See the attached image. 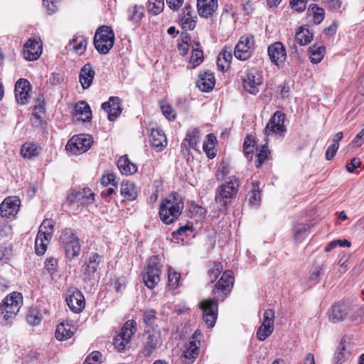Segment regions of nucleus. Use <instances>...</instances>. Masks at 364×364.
<instances>
[{"label":"nucleus","instance_id":"nucleus-30","mask_svg":"<svg viewBox=\"0 0 364 364\" xmlns=\"http://www.w3.org/2000/svg\"><path fill=\"white\" fill-rule=\"evenodd\" d=\"M73 327L68 322H61L55 329V336L57 340L63 341L70 338L74 334Z\"/></svg>","mask_w":364,"mask_h":364},{"label":"nucleus","instance_id":"nucleus-15","mask_svg":"<svg viewBox=\"0 0 364 364\" xmlns=\"http://www.w3.org/2000/svg\"><path fill=\"white\" fill-rule=\"evenodd\" d=\"M161 270L155 262L149 263L143 273V280L149 289H153L160 281Z\"/></svg>","mask_w":364,"mask_h":364},{"label":"nucleus","instance_id":"nucleus-43","mask_svg":"<svg viewBox=\"0 0 364 364\" xmlns=\"http://www.w3.org/2000/svg\"><path fill=\"white\" fill-rule=\"evenodd\" d=\"M26 320L31 326L39 325L42 320L40 311L36 308H31L28 309L26 316Z\"/></svg>","mask_w":364,"mask_h":364},{"label":"nucleus","instance_id":"nucleus-23","mask_svg":"<svg viewBox=\"0 0 364 364\" xmlns=\"http://www.w3.org/2000/svg\"><path fill=\"white\" fill-rule=\"evenodd\" d=\"M51 237V232L38 230L35 241V250L36 255L41 256L45 254Z\"/></svg>","mask_w":364,"mask_h":364},{"label":"nucleus","instance_id":"nucleus-61","mask_svg":"<svg viewBox=\"0 0 364 364\" xmlns=\"http://www.w3.org/2000/svg\"><path fill=\"white\" fill-rule=\"evenodd\" d=\"M274 311L272 309H267L263 315V321L262 323L267 326L274 327Z\"/></svg>","mask_w":364,"mask_h":364},{"label":"nucleus","instance_id":"nucleus-1","mask_svg":"<svg viewBox=\"0 0 364 364\" xmlns=\"http://www.w3.org/2000/svg\"><path fill=\"white\" fill-rule=\"evenodd\" d=\"M233 284L232 272L225 271L212 290L214 298L205 299L200 303V308L203 311V319L208 327L214 326L218 316V301L225 300L231 292Z\"/></svg>","mask_w":364,"mask_h":364},{"label":"nucleus","instance_id":"nucleus-50","mask_svg":"<svg viewBox=\"0 0 364 364\" xmlns=\"http://www.w3.org/2000/svg\"><path fill=\"white\" fill-rule=\"evenodd\" d=\"M181 278V274L171 269L168 270V287L169 289L174 290L178 286V282Z\"/></svg>","mask_w":364,"mask_h":364},{"label":"nucleus","instance_id":"nucleus-38","mask_svg":"<svg viewBox=\"0 0 364 364\" xmlns=\"http://www.w3.org/2000/svg\"><path fill=\"white\" fill-rule=\"evenodd\" d=\"M307 14L313 17L314 22L316 24H320L325 17L324 9L316 4H311L309 6Z\"/></svg>","mask_w":364,"mask_h":364},{"label":"nucleus","instance_id":"nucleus-56","mask_svg":"<svg viewBox=\"0 0 364 364\" xmlns=\"http://www.w3.org/2000/svg\"><path fill=\"white\" fill-rule=\"evenodd\" d=\"M218 58H220L224 61V63L227 64L228 67H230V64L232 58L231 47L225 46L219 53Z\"/></svg>","mask_w":364,"mask_h":364},{"label":"nucleus","instance_id":"nucleus-7","mask_svg":"<svg viewBox=\"0 0 364 364\" xmlns=\"http://www.w3.org/2000/svg\"><path fill=\"white\" fill-rule=\"evenodd\" d=\"M255 37L250 34L242 36L234 49V55L240 60L249 59L254 50Z\"/></svg>","mask_w":364,"mask_h":364},{"label":"nucleus","instance_id":"nucleus-35","mask_svg":"<svg viewBox=\"0 0 364 364\" xmlns=\"http://www.w3.org/2000/svg\"><path fill=\"white\" fill-rule=\"evenodd\" d=\"M325 51L326 48L323 45L314 44L310 46L308 50L310 61L314 64L320 63L325 55Z\"/></svg>","mask_w":364,"mask_h":364},{"label":"nucleus","instance_id":"nucleus-29","mask_svg":"<svg viewBox=\"0 0 364 364\" xmlns=\"http://www.w3.org/2000/svg\"><path fill=\"white\" fill-rule=\"evenodd\" d=\"M46 112V102L42 97H38L33 110V119L32 124L35 127L41 125L43 122V115Z\"/></svg>","mask_w":364,"mask_h":364},{"label":"nucleus","instance_id":"nucleus-40","mask_svg":"<svg viewBox=\"0 0 364 364\" xmlns=\"http://www.w3.org/2000/svg\"><path fill=\"white\" fill-rule=\"evenodd\" d=\"M136 322L134 320H129L125 322L117 336H121L126 339L131 341L133 335L136 331Z\"/></svg>","mask_w":364,"mask_h":364},{"label":"nucleus","instance_id":"nucleus-11","mask_svg":"<svg viewBox=\"0 0 364 364\" xmlns=\"http://www.w3.org/2000/svg\"><path fill=\"white\" fill-rule=\"evenodd\" d=\"M31 85L29 81L24 78L18 79L15 84V97L18 104H27L31 98Z\"/></svg>","mask_w":364,"mask_h":364},{"label":"nucleus","instance_id":"nucleus-51","mask_svg":"<svg viewBox=\"0 0 364 364\" xmlns=\"http://www.w3.org/2000/svg\"><path fill=\"white\" fill-rule=\"evenodd\" d=\"M274 327L267 326L262 323L257 331V338L260 341H264L273 332Z\"/></svg>","mask_w":364,"mask_h":364},{"label":"nucleus","instance_id":"nucleus-18","mask_svg":"<svg viewBox=\"0 0 364 364\" xmlns=\"http://www.w3.org/2000/svg\"><path fill=\"white\" fill-rule=\"evenodd\" d=\"M285 114L280 111H277L267 123L265 132L267 134H282L285 132L284 125Z\"/></svg>","mask_w":364,"mask_h":364},{"label":"nucleus","instance_id":"nucleus-5","mask_svg":"<svg viewBox=\"0 0 364 364\" xmlns=\"http://www.w3.org/2000/svg\"><path fill=\"white\" fill-rule=\"evenodd\" d=\"M93 43L99 53L107 54L114 43V33L112 28L107 26H100L95 33Z\"/></svg>","mask_w":364,"mask_h":364},{"label":"nucleus","instance_id":"nucleus-59","mask_svg":"<svg viewBox=\"0 0 364 364\" xmlns=\"http://www.w3.org/2000/svg\"><path fill=\"white\" fill-rule=\"evenodd\" d=\"M130 341L122 337L121 336H117L113 341V345L119 352H122L125 350V348Z\"/></svg>","mask_w":364,"mask_h":364},{"label":"nucleus","instance_id":"nucleus-45","mask_svg":"<svg viewBox=\"0 0 364 364\" xmlns=\"http://www.w3.org/2000/svg\"><path fill=\"white\" fill-rule=\"evenodd\" d=\"M206 138L207 140L203 144V151L208 158L213 159L215 156V154L213 151L211 152V151L214 148V141L216 140V138L213 134H208Z\"/></svg>","mask_w":364,"mask_h":364},{"label":"nucleus","instance_id":"nucleus-33","mask_svg":"<svg viewBox=\"0 0 364 364\" xmlns=\"http://www.w3.org/2000/svg\"><path fill=\"white\" fill-rule=\"evenodd\" d=\"M117 167L122 173L134 174L137 171V166L129 161L127 155L121 156L117 161Z\"/></svg>","mask_w":364,"mask_h":364},{"label":"nucleus","instance_id":"nucleus-27","mask_svg":"<svg viewBox=\"0 0 364 364\" xmlns=\"http://www.w3.org/2000/svg\"><path fill=\"white\" fill-rule=\"evenodd\" d=\"M95 75V72L92 65L90 63H87L82 66L80 69L79 80L84 89H87L90 87Z\"/></svg>","mask_w":364,"mask_h":364},{"label":"nucleus","instance_id":"nucleus-34","mask_svg":"<svg viewBox=\"0 0 364 364\" xmlns=\"http://www.w3.org/2000/svg\"><path fill=\"white\" fill-rule=\"evenodd\" d=\"M144 8L142 6L134 5L127 11V20L133 25L137 24L143 18Z\"/></svg>","mask_w":364,"mask_h":364},{"label":"nucleus","instance_id":"nucleus-20","mask_svg":"<svg viewBox=\"0 0 364 364\" xmlns=\"http://www.w3.org/2000/svg\"><path fill=\"white\" fill-rule=\"evenodd\" d=\"M350 311L348 304L338 303L331 306L328 311L329 320L333 323H338L343 321Z\"/></svg>","mask_w":364,"mask_h":364},{"label":"nucleus","instance_id":"nucleus-12","mask_svg":"<svg viewBox=\"0 0 364 364\" xmlns=\"http://www.w3.org/2000/svg\"><path fill=\"white\" fill-rule=\"evenodd\" d=\"M102 108L108 113V119L113 122L122 112V101L119 97H110L108 102L102 104Z\"/></svg>","mask_w":364,"mask_h":364},{"label":"nucleus","instance_id":"nucleus-49","mask_svg":"<svg viewBox=\"0 0 364 364\" xmlns=\"http://www.w3.org/2000/svg\"><path fill=\"white\" fill-rule=\"evenodd\" d=\"M223 268V264L220 262L215 261L213 262L212 267L208 269V276L211 283L216 280L220 274Z\"/></svg>","mask_w":364,"mask_h":364},{"label":"nucleus","instance_id":"nucleus-44","mask_svg":"<svg viewBox=\"0 0 364 364\" xmlns=\"http://www.w3.org/2000/svg\"><path fill=\"white\" fill-rule=\"evenodd\" d=\"M199 136L200 131L198 129L195 128L192 130L188 131L183 141L187 142L188 146H191L192 149H196L199 142Z\"/></svg>","mask_w":364,"mask_h":364},{"label":"nucleus","instance_id":"nucleus-60","mask_svg":"<svg viewBox=\"0 0 364 364\" xmlns=\"http://www.w3.org/2000/svg\"><path fill=\"white\" fill-rule=\"evenodd\" d=\"M296 41L294 40H290L288 42L289 56L295 59L296 60H299L301 58L300 52L298 50L296 46Z\"/></svg>","mask_w":364,"mask_h":364},{"label":"nucleus","instance_id":"nucleus-16","mask_svg":"<svg viewBox=\"0 0 364 364\" xmlns=\"http://www.w3.org/2000/svg\"><path fill=\"white\" fill-rule=\"evenodd\" d=\"M92 144V138L89 134H79L73 136L67 144L73 151H77L82 153L87 151Z\"/></svg>","mask_w":364,"mask_h":364},{"label":"nucleus","instance_id":"nucleus-9","mask_svg":"<svg viewBox=\"0 0 364 364\" xmlns=\"http://www.w3.org/2000/svg\"><path fill=\"white\" fill-rule=\"evenodd\" d=\"M262 82V76L255 68L247 69L242 76L243 88L252 95L259 92V86Z\"/></svg>","mask_w":364,"mask_h":364},{"label":"nucleus","instance_id":"nucleus-42","mask_svg":"<svg viewBox=\"0 0 364 364\" xmlns=\"http://www.w3.org/2000/svg\"><path fill=\"white\" fill-rule=\"evenodd\" d=\"M310 227L308 224H297L294 226V237L296 242L302 241L309 234Z\"/></svg>","mask_w":364,"mask_h":364},{"label":"nucleus","instance_id":"nucleus-13","mask_svg":"<svg viewBox=\"0 0 364 364\" xmlns=\"http://www.w3.org/2000/svg\"><path fill=\"white\" fill-rule=\"evenodd\" d=\"M267 52L271 62L275 65L279 66L286 60L287 50L283 43L279 41L270 44Z\"/></svg>","mask_w":364,"mask_h":364},{"label":"nucleus","instance_id":"nucleus-25","mask_svg":"<svg viewBox=\"0 0 364 364\" xmlns=\"http://www.w3.org/2000/svg\"><path fill=\"white\" fill-rule=\"evenodd\" d=\"M217 7V0H197V9L201 17L207 18L212 16Z\"/></svg>","mask_w":364,"mask_h":364},{"label":"nucleus","instance_id":"nucleus-55","mask_svg":"<svg viewBox=\"0 0 364 364\" xmlns=\"http://www.w3.org/2000/svg\"><path fill=\"white\" fill-rule=\"evenodd\" d=\"M45 268L50 275L54 274L58 269V259L53 257L47 258L45 261Z\"/></svg>","mask_w":364,"mask_h":364},{"label":"nucleus","instance_id":"nucleus-28","mask_svg":"<svg viewBox=\"0 0 364 364\" xmlns=\"http://www.w3.org/2000/svg\"><path fill=\"white\" fill-rule=\"evenodd\" d=\"M151 146L157 151H161L166 146V137L164 132L159 129H153L149 135Z\"/></svg>","mask_w":364,"mask_h":364},{"label":"nucleus","instance_id":"nucleus-24","mask_svg":"<svg viewBox=\"0 0 364 364\" xmlns=\"http://www.w3.org/2000/svg\"><path fill=\"white\" fill-rule=\"evenodd\" d=\"M103 262L102 256L98 253H91L87 262L82 265V271L87 277H92L97 272L99 264Z\"/></svg>","mask_w":364,"mask_h":364},{"label":"nucleus","instance_id":"nucleus-36","mask_svg":"<svg viewBox=\"0 0 364 364\" xmlns=\"http://www.w3.org/2000/svg\"><path fill=\"white\" fill-rule=\"evenodd\" d=\"M313 37L314 33L311 31L304 26H300L299 31L296 32L294 41L300 46H305L311 41Z\"/></svg>","mask_w":364,"mask_h":364},{"label":"nucleus","instance_id":"nucleus-53","mask_svg":"<svg viewBox=\"0 0 364 364\" xmlns=\"http://www.w3.org/2000/svg\"><path fill=\"white\" fill-rule=\"evenodd\" d=\"M160 107L163 114L168 120L173 121L176 119V112L170 104L161 102Z\"/></svg>","mask_w":364,"mask_h":364},{"label":"nucleus","instance_id":"nucleus-63","mask_svg":"<svg viewBox=\"0 0 364 364\" xmlns=\"http://www.w3.org/2000/svg\"><path fill=\"white\" fill-rule=\"evenodd\" d=\"M55 222L52 219H45L39 227L38 230L46 231L53 234Z\"/></svg>","mask_w":364,"mask_h":364},{"label":"nucleus","instance_id":"nucleus-17","mask_svg":"<svg viewBox=\"0 0 364 364\" xmlns=\"http://www.w3.org/2000/svg\"><path fill=\"white\" fill-rule=\"evenodd\" d=\"M42 53V43L37 39L29 38L23 46V54L26 60H37Z\"/></svg>","mask_w":364,"mask_h":364},{"label":"nucleus","instance_id":"nucleus-4","mask_svg":"<svg viewBox=\"0 0 364 364\" xmlns=\"http://www.w3.org/2000/svg\"><path fill=\"white\" fill-rule=\"evenodd\" d=\"M59 242L68 259H74L80 255L81 245L76 230L70 228L63 229L59 237Z\"/></svg>","mask_w":364,"mask_h":364},{"label":"nucleus","instance_id":"nucleus-41","mask_svg":"<svg viewBox=\"0 0 364 364\" xmlns=\"http://www.w3.org/2000/svg\"><path fill=\"white\" fill-rule=\"evenodd\" d=\"M87 44V39L82 36H75L70 42V46L79 55L85 52Z\"/></svg>","mask_w":364,"mask_h":364},{"label":"nucleus","instance_id":"nucleus-3","mask_svg":"<svg viewBox=\"0 0 364 364\" xmlns=\"http://www.w3.org/2000/svg\"><path fill=\"white\" fill-rule=\"evenodd\" d=\"M239 186L237 178L232 176L228 178V181L217 188L215 200L220 204L218 208L220 211L226 210L228 205L231 203V200L236 196Z\"/></svg>","mask_w":364,"mask_h":364},{"label":"nucleus","instance_id":"nucleus-21","mask_svg":"<svg viewBox=\"0 0 364 364\" xmlns=\"http://www.w3.org/2000/svg\"><path fill=\"white\" fill-rule=\"evenodd\" d=\"M161 342V334L159 331L148 332L146 340L143 348V354L146 357H149Z\"/></svg>","mask_w":364,"mask_h":364},{"label":"nucleus","instance_id":"nucleus-48","mask_svg":"<svg viewBox=\"0 0 364 364\" xmlns=\"http://www.w3.org/2000/svg\"><path fill=\"white\" fill-rule=\"evenodd\" d=\"M157 319L156 311L153 309H146L143 311V321L146 326H152Z\"/></svg>","mask_w":364,"mask_h":364},{"label":"nucleus","instance_id":"nucleus-54","mask_svg":"<svg viewBox=\"0 0 364 364\" xmlns=\"http://www.w3.org/2000/svg\"><path fill=\"white\" fill-rule=\"evenodd\" d=\"M203 60V52L201 49L193 48V53L190 59V64L192 68H196L199 65Z\"/></svg>","mask_w":364,"mask_h":364},{"label":"nucleus","instance_id":"nucleus-14","mask_svg":"<svg viewBox=\"0 0 364 364\" xmlns=\"http://www.w3.org/2000/svg\"><path fill=\"white\" fill-rule=\"evenodd\" d=\"M21 201L17 197H7L0 204V215L9 218L15 216L20 208Z\"/></svg>","mask_w":364,"mask_h":364},{"label":"nucleus","instance_id":"nucleus-8","mask_svg":"<svg viewBox=\"0 0 364 364\" xmlns=\"http://www.w3.org/2000/svg\"><path fill=\"white\" fill-rule=\"evenodd\" d=\"M65 301L70 309L78 314L85 307V299L83 294L75 287H70L66 290Z\"/></svg>","mask_w":364,"mask_h":364},{"label":"nucleus","instance_id":"nucleus-46","mask_svg":"<svg viewBox=\"0 0 364 364\" xmlns=\"http://www.w3.org/2000/svg\"><path fill=\"white\" fill-rule=\"evenodd\" d=\"M255 141L253 138L247 136L243 143V152L248 160H252L254 155V146Z\"/></svg>","mask_w":364,"mask_h":364},{"label":"nucleus","instance_id":"nucleus-10","mask_svg":"<svg viewBox=\"0 0 364 364\" xmlns=\"http://www.w3.org/2000/svg\"><path fill=\"white\" fill-rule=\"evenodd\" d=\"M94 200L95 194L89 188L73 190L67 197V202L70 205L76 203L77 206H85L92 203Z\"/></svg>","mask_w":364,"mask_h":364},{"label":"nucleus","instance_id":"nucleus-2","mask_svg":"<svg viewBox=\"0 0 364 364\" xmlns=\"http://www.w3.org/2000/svg\"><path fill=\"white\" fill-rule=\"evenodd\" d=\"M184 208V198L177 192L171 193L161 202L159 215L166 225L176 222L181 215Z\"/></svg>","mask_w":364,"mask_h":364},{"label":"nucleus","instance_id":"nucleus-31","mask_svg":"<svg viewBox=\"0 0 364 364\" xmlns=\"http://www.w3.org/2000/svg\"><path fill=\"white\" fill-rule=\"evenodd\" d=\"M75 114L78 119L83 122H89L92 119V111L89 105L85 101H80L75 105Z\"/></svg>","mask_w":364,"mask_h":364},{"label":"nucleus","instance_id":"nucleus-62","mask_svg":"<svg viewBox=\"0 0 364 364\" xmlns=\"http://www.w3.org/2000/svg\"><path fill=\"white\" fill-rule=\"evenodd\" d=\"M102 354L100 351H93L86 358L83 364H100Z\"/></svg>","mask_w":364,"mask_h":364},{"label":"nucleus","instance_id":"nucleus-47","mask_svg":"<svg viewBox=\"0 0 364 364\" xmlns=\"http://www.w3.org/2000/svg\"><path fill=\"white\" fill-rule=\"evenodd\" d=\"M195 17H186L184 14H179L178 21L185 30H193L196 24Z\"/></svg>","mask_w":364,"mask_h":364},{"label":"nucleus","instance_id":"nucleus-57","mask_svg":"<svg viewBox=\"0 0 364 364\" xmlns=\"http://www.w3.org/2000/svg\"><path fill=\"white\" fill-rule=\"evenodd\" d=\"M260 201V191L259 183H252V190L250 198V202L252 205H257Z\"/></svg>","mask_w":364,"mask_h":364},{"label":"nucleus","instance_id":"nucleus-58","mask_svg":"<svg viewBox=\"0 0 364 364\" xmlns=\"http://www.w3.org/2000/svg\"><path fill=\"white\" fill-rule=\"evenodd\" d=\"M309 1V0H290L289 4L294 11L301 13L306 9Z\"/></svg>","mask_w":364,"mask_h":364},{"label":"nucleus","instance_id":"nucleus-22","mask_svg":"<svg viewBox=\"0 0 364 364\" xmlns=\"http://www.w3.org/2000/svg\"><path fill=\"white\" fill-rule=\"evenodd\" d=\"M215 84V79L213 72L205 70L200 73L198 79L196 81L197 87L202 92H209L212 90Z\"/></svg>","mask_w":364,"mask_h":364},{"label":"nucleus","instance_id":"nucleus-39","mask_svg":"<svg viewBox=\"0 0 364 364\" xmlns=\"http://www.w3.org/2000/svg\"><path fill=\"white\" fill-rule=\"evenodd\" d=\"M349 351L346 350V341L344 338H342L334 354L335 363H343L346 361V358L349 356Z\"/></svg>","mask_w":364,"mask_h":364},{"label":"nucleus","instance_id":"nucleus-32","mask_svg":"<svg viewBox=\"0 0 364 364\" xmlns=\"http://www.w3.org/2000/svg\"><path fill=\"white\" fill-rule=\"evenodd\" d=\"M121 195L128 200H135L138 196L135 184L132 181H123L121 183Z\"/></svg>","mask_w":364,"mask_h":364},{"label":"nucleus","instance_id":"nucleus-26","mask_svg":"<svg viewBox=\"0 0 364 364\" xmlns=\"http://www.w3.org/2000/svg\"><path fill=\"white\" fill-rule=\"evenodd\" d=\"M199 353V346L194 341H190L183 351L181 359L184 364H192Z\"/></svg>","mask_w":364,"mask_h":364},{"label":"nucleus","instance_id":"nucleus-64","mask_svg":"<svg viewBox=\"0 0 364 364\" xmlns=\"http://www.w3.org/2000/svg\"><path fill=\"white\" fill-rule=\"evenodd\" d=\"M339 148V144H332L331 145H330L327 149H326V159L328 161L331 160L333 159V157L335 156L338 149Z\"/></svg>","mask_w":364,"mask_h":364},{"label":"nucleus","instance_id":"nucleus-19","mask_svg":"<svg viewBox=\"0 0 364 364\" xmlns=\"http://www.w3.org/2000/svg\"><path fill=\"white\" fill-rule=\"evenodd\" d=\"M101 184L105 186V190L101 192V196L107 199V198L112 197L113 195H116L115 189L117 188L118 181L117 180V176L114 173H109L107 175L102 176Z\"/></svg>","mask_w":364,"mask_h":364},{"label":"nucleus","instance_id":"nucleus-6","mask_svg":"<svg viewBox=\"0 0 364 364\" xmlns=\"http://www.w3.org/2000/svg\"><path fill=\"white\" fill-rule=\"evenodd\" d=\"M23 303L21 293L13 291L9 294L0 304V311L6 321L13 318L19 311Z\"/></svg>","mask_w":364,"mask_h":364},{"label":"nucleus","instance_id":"nucleus-37","mask_svg":"<svg viewBox=\"0 0 364 364\" xmlns=\"http://www.w3.org/2000/svg\"><path fill=\"white\" fill-rule=\"evenodd\" d=\"M41 147L36 144L26 143L21 149V153L23 158L31 159L39 155Z\"/></svg>","mask_w":364,"mask_h":364},{"label":"nucleus","instance_id":"nucleus-52","mask_svg":"<svg viewBox=\"0 0 364 364\" xmlns=\"http://www.w3.org/2000/svg\"><path fill=\"white\" fill-rule=\"evenodd\" d=\"M149 12L154 15L160 14L164 7V0H149Z\"/></svg>","mask_w":364,"mask_h":364}]
</instances>
